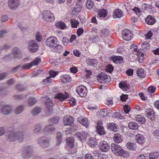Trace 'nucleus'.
Wrapping results in <instances>:
<instances>
[{
    "label": "nucleus",
    "instance_id": "obj_62",
    "mask_svg": "<svg viewBox=\"0 0 159 159\" xmlns=\"http://www.w3.org/2000/svg\"><path fill=\"white\" fill-rule=\"evenodd\" d=\"M152 35V33L151 31H149L147 34H145V37L146 40H148L151 39Z\"/></svg>",
    "mask_w": 159,
    "mask_h": 159
},
{
    "label": "nucleus",
    "instance_id": "obj_12",
    "mask_svg": "<svg viewBox=\"0 0 159 159\" xmlns=\"http://www.w3.org/2000/svg\"><path fill=\"white\" fill-rule=\"evenodd\" d=\"M55 98H61L65 99L67 98H70L69 93L66 91L62 92H58L56 93L54 96Z\"/></svg>",
    "mask_w": 159,
    "mask_h": 159
},
{
    "label": "nucleus",
    "instance_id": "obj_63",
    "mask_svg": "<svg viewBox=\"0 0 159 159\" xmlns=\"http://www.w3.org/2000/svg\"><path fill=\"white\" fill-rule=\"evenodd\" d=\"M125 113H128L130 111V107L128 105H125L123 107Z\"/></svg>",
    "mask_w": 159,
    "mask_h": 159
},
{
    "label": "nucleus",
    "instance_id": "obj_27",
    "mask_svg": "<svg viewBox=\"0 0 159 159\" xmlns=\"http://www.w3.org/2000/svg\"><path fill=\"white\" fill-rule=\"evenodd\" d=\"M63 122L65 125H69L73 122V118L70 116H65L63 118Z\"/></svg>",
    "mask_w": 159,
    "mask_h": 159
},
{
    "label": "nucleus",
    "instance_id": "obj_34",
    "mask_svg": "<svg viewBox=\"0 0 159 159\" xmlns=\"http://www.w3.org/2000/svg\"><path fill=\"white\" fill-rule=\"evenodd\" d=\"M128 125L130 129H137L139 126L138 124L135 121L130 122Z\"/></svg>",
    "mask_w": 159,
    "mask_h": 159
},
{
    "label": "nucleus",
    "instance_id": "obj_43",
    "mask_svg": "<svg viewBox=\"0 0 159 159\" xmlns=\"http://www.w3.org/2000/svg\"><path fill=\"white\" fill-rule=\"evenodd\" d=\"M97 116L100 118H102L107 116L106 109H103L100 110L97 113Z\"/></svg>",
    "mask_w": 159,
    "mask_h": 159
},
{
    "label": "nucleus",
    "instance_id": "obj_18",
    "mask_svg": "<svg viewBox=\"0 0 159 159\" xmlns=\"http://www.w3.org/2000/svg\"><path fill=\"white\" fill-rule=\"evenodd\" d=\"M146 116L150 120L153 121L155 119V112L152 109H149L145 112Z\"/></svg>",
    "mask_w": 159,
    "mask_h": 159
},
{
    "label": "nucleus",
    "instance_id": "obj_44",
    "mask_svg": "<svg viewBox=\"0 0 159 159\" xmlns=\"http://www.w3.org/2000/svg\"><path fill=\"white\" fill-rule=\"evenodd\" d=\"M25 109L24 105H19L17 107L15 110L16 114H19L23 111Z\"/></svg>",
    "mask_w": 159,
    "mask_h": 159
},
{
    "label": "nucleus",
    "instance_id": "obj_11",
    "mask_svg": "<svg viewBox=\"0 0 159 159\" xmlns=\"http://www.w3.org/2000/svg\"><path fill=\"white\" fill-rule=\"evenodd\" d=\"M20 5L19 0H8V7L13 10L17 8Z\"/></svg>",
    "mask_w": 159,
    "mask_h": 159
},
{
    "label": "nucleus",
    "instance_id": "obj_25",
    "mask_svg": "<svg viewBox=\"0 0 159 159\" xmlns=\"http://www.w3.org/2000/svg\"><path fill=\"white\" fill-rule=\"evenodd\" d=\"M123 12L121 10L117 9L114 11L113 17L115 19L120 18L123 16Z\"/></svg>",
    "mask_w": 159,
    "mask_h": 159
},
{
    "label": "nucleus",
    "instance_id": "obj_8",
    "mask_svg": "<svg viewBox=\"0 0 159 159\" xmlns=\"http://www.w3.org/2000/svg\"><path fill=\"white\" fill-rule=\"evenodd\" d=\"M122 38L126 41L131 40L133 37V34L130 30L127 29L123 30L122 32Z\"/></svg>",
    "mask_w": 159,
    "mask_h": 159
},
{
    "label": "nucleus",
    "instance_id": "obj_15",
    "mask_svg": "<svg viewBox=\"0 0 159 159\" xmlns=\"http://www.w3.org/2000/svg\"><path fill=\"white\" fill-rule=\"evenodd\" d=\"M122 148L118 144L112 143L111 144V149L113 153L116 156Z\"/></svg>",
    "mask_w": 159,
    "mask_h": 159
},
{
    "label": "nucleus",
    "instance_id": "obj_40",
    "mask_svg": "<svg viewBox=\"0 0 159 159\" xmlns=\"http://www.w3.org/2000/svg\"><path fill=\"white\" fill-rule=\"evenodd\" d=\"M137 73L138 76L141 78H144L146 75L145 72L142 69H138L137 70Z\"/></svg>",
    "mask_w": 159,
    "mask_h": 159
},
{
    "label": "nucleus",
    "instance_id": "obj_49",
    "mask_svg": "<svg viewBox=\"0 0 159 159\" xmlns=\"http://www.w3.org/2000/svg\"><path fill=\"white\" fill-rule=\"evenodd\" d=\"M70 22L71 23V26L72 28H77L79 24V22L77 20H75L74 19H71L70 20Z\"/></svg>",
    "mask_w": 159,
    "mask_h": 159
},
{
    "label": "nucleus",
    "instance_id": "obj_33",
    "mask_svg": "<svg viewBox=\"0 0 159 159\" xmlns=\"http://www.w3.org/2000/svg\"><path fill=\"white\" fill-rule=\"evenodd\" d=\"M42 109L39 107H36L32 109L31 113L33 115L36 116L41 112Z\"/></svg>",
    "mask_w": 159,
    "mask_h": 159
},
{
    "label": "nucleus",
    "instance_id": "obj_35",
    "mask_svg": "<svg viewBox=\"0 0 159 159\" xmlns=\"http://www.w3.org/2000/svg\"><path fill=\"white\" fill-rule=\"evenodd\" d=\"M123 137L121 135L119 134H115L113 137V140L114 142L117 143H119L122 141Z\"/></svg>",
    "mask_w": 159,
    "mask_h": 159
},
{
    "label": "nucleus",
    "instance_id": "obj_52",
    "mask_svg": "<svg viewBox=\"0 0 159 159\" xmlns=\"http://www.w3.org/2000/svg\"><path fill=\"white\" fill-rule=\"evenodd\" d=\"M142 49L147 50L149 48L150 45L149 43L147 42H144L141 45Z\"/></svg>",
    "mask_w": 159,
    "mask_h": 159
},
{
    "label": "nucleus",
    "instance_id": "obj_29",
    "mask_svg": "<svg viewBox=\"0 0 159 159\" xmlns=\"http://www.w3.org/2000/svg\"><path fill=\"white\" fill-rule=\"evenodd\" d=\"M117 156L124 158H127L129 157V154L128 152L122 148Z\"/></svg>",
    "mask_w": 159,
    "mask_h": 159
},
{
    "label": "nucleus",
    "instance_id": "obj_20",
    "mask_svg": "<svg viewBox=\"0 0 159 159\" xmlns=\"http://www.w3.org/2000/svg\"><path fill=\"white\" fill-rule=\"evenodd\" d=\"M12 53L14 58L17 59L20 58L21 57V51L17 47H15L13 49Z\"/></svg>",
    "mask_w": 159,
    "mask_h": 159
},
{
    "label": "nucleus",
    "instance_id": "obj_38",
    "mask_svg": "<svg viewBox=\"0 0 159 159\" xmlns=\"http://www.w3.org/2000/svg\"><path fill=\"white\" fill-rule=\"evenodd\" d=\"M16 140L19 142H22L23 141L24 138V136L25 134L23 132H19L16 133Z\"/></svg>",
    "mask_w": 159,
    "mask_h": 159
},
{
    "label": "nucleus",
    "instance_id": "obj_7",
    "mask_svg": "<svg viewBox=\"0 0 159 159\" xmlns=\"http://www.w3.org/2000/svg\"><path fill=\"white\" fill-rule=\"evenodd\" d=\"M13 111V108L10 105H6L0 107V113L5 115L11 113Z\"/></svg>",
    "mask_w": 159,
    "mask_h": 159
},
{
    "label": "nucleus",
    "instance_id": "obj_57",
    "mask_svg": "<svg viewBox=\"0 0 159 159\" xmlns=\"http://www.w3.org/2000/svg\"><path fill=\"white\" fill-rule=\"evenodd\" d=\"M156 88L154 86H151L148 87V91L150 93H153L155 91Z\"/></svg>",
    "mask_w": 159,
    "mask_h": 159
},
{
    "label": "nucleus",
    "instance_id": "obj_51",
    "mask_svg": "<svg viewBox=\"0 0 159 159\" xmlns=\"http://www.w3.org/2000/svg\"><path fill=\"white\" fill-rule=\"evenodd\" d=\"M109 31L108 29H103L101 31L100 36L101 38H104L109 34Z\"/></svg>",
    "mask_w": 159,
    "mask_h": 159
},
{
    "label": "nucleus",
    "instance_id": "obj_54",
    "mask_svg": "<svg viewBox=\"0 0 159 159\" xmlns=\"http://www.w3.org/2000/svg\"><path fill=\"white\" fill-rule=\"evenodd\" d=\"M86 7L89 9H91L93 8V3L91 0H87L86 3Z\"/></svg>",
    "mask_w": 159,
    "mask_h": 159
},
{
    "label": "nucleus",
    "instance_id": "obj_46",
    "mask_svg": "<svg viewBox=\"0 0 159 159\" xmlns=\"http://www.w3.org/2000/svg\"><path fill=\"white\" fill-rule=\"evenodd\" d=\"M45 103L47 108L53 109V103H52V100H46Z\"/></svg>",
    "mask_w": 159,
    "mask_h": 159
},
{
    "label": "nucleus",
    "instance_id": "obj_23",
    "mask_svg": "<svg viewBox=\"0 0 159 159\" xmlns=\"http://www.w3.org/2000/svg\"><path fill=\"white\" fill-rule=\"evenodd\" d=\"M55 129L54 126L51 124L46 126L44 129L43 131L45 134H48L54 131Z\"/></svg>",
    "mask_w": 159,
    "mask_h": 159
},
{
    "label": "nucleus",
    "instance_id": "obj_31",
    "mask_svg": "<svg viewBox=\"0 0 159 159\" xmlns=\"http://www.w3.org/2000/svg\"><path fill=\"white\" fill-rule=\"evenodd\" d=\"M86 62L88 65L89 66H95L98 63V61L95 59H87L86 60Z\"/></svg>",
    "mask_w": 159,
    "mask_h": 159
},
{
    "label": "nucleus",
    "instance_id": "obj_59",
    "mask_svg": "<svg viewBox=\"0 0 159 159\" xmlns=\"http://www.w3.org/2000/svg\"><path fill=\"white\" fill-rule=\"evenodd\" d=\"M42 39V36L41 33L38 32L36 34V40L38 42L41 41Z\"/></svg>",
    "mask_w": 159,
    "mask_h": 159
},
{
    "label": "nucleus",
    "instance_id": "obj_10",
    "mask_svg": "<svg viewBox=\"0 0 159 159\" xmlns=\"http://www.w3.org/2000/svg\"><path fill=\"white\" fill-rule=\"evenodd\" d=\"M76 91L81 97H85L87 95V89L84 86L81 85L78 87Z\"/></svg>",
    "mask_w": 159,
    "mask_h": 159
},
{
    "label": "nucleus",
    "instance_id": "obj_39",
    "mask_svg": "<svg viewBox=\"0 0 159 159\" xmlns=\"http://www.w3.org/2000/svg\"><path fill=\"white\" fill-rule=\"evenodd\" d=\"M112 60L113 62L116 64H120L123 61V58L120 56H115L113 57Z\"/></svg>",
    "mask_w": 159,
    "mask_h": 159
},
{
    "label": "nucleus",
    "instance_id": "obj_4",
    "mask_svg": "<svg viewBox=\"0 0 159 159\" xmlns=\"http://www.w3.org/2000/svg\"><path fill=\"white\" fill-rule=\"evenodd\" d=\"M97 80L100 83H108L111 81L110 77L104 73H101L97 77Z\"/></svg>",
    "mask_w": 159,
    "mask_h": 159
},
{
    "label": "nucleus",
    "instance_id": "obj_1",
    "mask_svg": "<svg viewBox=\"0 0 159 159\" xmlns=\"http://www.w3.org/2000/svg\"><path fill=\"white\" fill-rule=\"evenodd\" d=\"M43 20L48 23H50L55 20L54 14L50 11H44L42 13Z\"/></svg>",
    "mask_w": 159,
    "mask_h": 159
},
{
    "label": "nucleus",
    "instance_id": "obj_56",
    "mask_svg": "<svg viewBox=\"0 0 159 159\" xmlns=\"http://www.w3.org/2000/svg\"><path fill=\"white\" fill-rule=\"evenodd\" d=\"M88 143L89 145L92 148L95 147L97 144L95 141L90 139H89Z\"/></svg>",
    "mask_w": 159,
    "mask_h": 159
},
{
    "label": "nucleus",
    "instance_id": "obj_53",
    "mask_svg": "<svg viewBox=\"0 0 159 159\" xmlns=\"http://www.w3.org/2000/svg\"><path fill=\"white\" fill-rule=\"evenodd\" d=\"M41 126L39 124H37L35 126L34 130V132L36 133H39L41 131Z\"/></svg>",
    "mask_w": 159,
    "mask_h": 159
},
{
    "label": "nucleus",
    "instance_id": "obj_17",
    "mask_svg": "<svg viewBox=\"0 0 159 159\" xmlns=\"http://www.w3.org/2000/svg\"><path fill=\"white\" fill-rule=\"evenodd\" d=\"M137 56V59L139 63L142 62L144 58V53L142 49H140L136 52Z\"/></svg>",
    "mask_w": 159,
    "mask_h": 159
},
{
    "label": "nucleus",
    "instance_id": "obj_3",
    "mask_svg": "<svg viewBox=\"0 0 159 159\" xmlns=\"http://www.w3.org/2000/svg\"><path fill=\"white\" fill-rule=\"evenodd\" d=\"M32 149L29 146L24 147L21 150V157L24 159H28L30 158L31 155Z\"/></svg>",
    "mask_w": 159,
    "mask_h": 159
},
{
    "label": "nucleus",
    "instance_id": "obj_2",
    "mask_svg": "<svg viewBox=\"0 0 159 159\" xmlns=\"http://www.w3.org/2000/svg\"><path fill=\"white\" fill-rule=\"evenodd\" d=\"M58 41V39L53 36H50L45 41L46 46L50 48H53L57 45Z\"/></svg>",
    "mask_w": 159,
    "mask_h": 159
},
{
    "label": "nucleus",
    "instance_id": "obj_5",
    "mask_svg": "<svg viewBox=\"0 0 159 159\" xmlns=\"http://www.w3.org/2000/svg\"><path fill=\"white\" fill-rule=\"evenodd\" d=\"M41 61V59L39 58H36L34 60L31 62L27 63L24 64L22 66H21V69L28 70L33 66L37 65Z\"/></svg>",
    "mask_w": 159,
    "mask_h": 159
},
{
    "label": "nucleus",
    "instance_id": "obj_41",
    "mask_svg": "<svg viewBox=\"0 0 159 159\" xmlns=\"http://www.w3.org/2000/svg\"><path fill=\"white\" fill-rule=\"evenodd\" d=\"M135 139L137 142L139 144H142L144 142V137L140 134H138L135 136Z\"/></svg>",
    "mask_w": 159,
    "mask_h": 159
},
{
    "label": "nucleus",
    "instance_id": "obj_22",
    "mask_svg": "<svg viewBox=\"0 0 159 159\" xmlns=\"http://www.w3.org/2000/svg\"><path fill=\"white\" fill-rule=\"evenodd\" d=\"M120 88L124 91H126L129 89V84L126 81H122L119 84Z\"/></svg>",
    "mask_w": 159,
    "mask_h": 159
},
{
    "label": "nucleus",
    "instance_id": "obj_21",
    "mask_svg": "<svg viewBox=\"0 0 159 159\" xmlns=\"http://www.w3.org/2000/svg\"><path fill=\"white\" fill-rule=\"evenodd\" d=\"M108 12L107 10L105 9H103L99 10L98 13V17L100 19H102L105 17L107 14Z\"/></svg>",
    "mask_w": 159,
    "mask_h": 159
},
{
    "label": "nucleus",
    "instance_id": "obj_32",
    "mask_svg": "<svg viewBox=\"0 0 159 159\" xmlns=\"http://www.w3.org/2000/svg\"><path fill=\"white\" fill-rule=\"evenodd\" d=\"M135 120L140 124H144L145 122V119L142 115H137L135 117Z\"/></svg>",
    "mask_w": 159,
    "mask_h": 159
},
{
    "label": "nucleus",
    "instance_id": "obj_9",
    "mask_svg": "<svg viewBox=\"0 0 159 159\" xmlns=\"http://www.w3.org/2000/svg\"><path fill=\"white\" fill-rule=\"evenodd\" d=\"M38 43L34 40L30 41L28 43V49L30 52L34 53L37 51Z\"/></svg>",
    "mask_w": 159,
    "mask_h": 159
},
{
    "label": "nucleus",
    "instance_id": "obj_19",
    "mask_svg": "<svg viewBox=\"0 0 159 159\" xmlns=\"http://www.w3.org/2000/svg\"><path fill=\"white\" fill-rule=\"evenodd\" d=\"M156 20L154 16L150 15L148 16L145 19V23L148 25H152L156 22Z\"/></svg>",
    "mask_w": 159,
    "mask_h": 159
},
{
    "label": "nucleus",
    "instance_id": "obj_48",
    "mask_svg": "<svg viewBox=\"0 0 159 159\" xmlns=\"http://www.w3.org/2000/svg\"><path fill=\"white\" fill-rule=\"evenodd\" d=\"M149 157V159H156L159 157V152H155L152 153L150 154Z\"/></svg>",
    "mask_w": 159,
    "mask_h": 159
},
{
    "label": "nucleus",
    "instance_id": "obj_47",
    "mask_svg": "<svg viewBox=\"0 0 159 159\" xmlns=\"http://www.w3.org/2000/svg\"><path fill=\"white\" fill-rule=\"evenodd\" d=\"M61 133L60 132H58L57 133V142L56 143V145L57 146L59 145L61 142Z\"/></svg>",
    "mask_w": 159,
    "mask_h": 159
},
{
    "label": "nucleus",
    "instance_id": "obj_6",
    "mask_svg": "<svg viewBox=\"0 0 159 159\" xmlns=\"http://www.w3.org/2000/svg\"><path fill=\"white\" fill-rule=\"evenodd\" d=\"M38 141L40 146L43 148H47L50 145L49 139L45 136L40 137Z\"/></svg>",
    "mask_w": 159,
    "mask_h": 159
},
{
    "label": "nucleus",
    "instance_id": "obj_55",
    "mask_svg": "<svg viewBox=\"0 0 159 159\" xmlns=\"http://www.w3.org/2000/svg\"><path fill=\"white\" fill-rule=\"evenodd\" d=\"M112 117L118 119H124V117L121 116V114L119 112L114 113L113 114Z\"/></svg>",
    "mask_w": 159,
    "mask_h": 159
},
{
    "label": "nucleus",
    "instance_id": "obj_64",
    "mask_svg": "<svg viewBox=\"0 0 159 159\" xmlns=\"http://www.w3.org/2000/svg\"><path fill=\"white\" fill-rule=\"evenodd\" d=\"M70 41L68 39H67L66 37H63L62 40L63 43L65 46L68 45Z\"/></svg>",
    "mask_w": 159,
    "mask_h": 159
},
{
    "label": "nucleus",
    "instance_id": "obj_24",
    "mask_svg": "<svg viewBox=\"0 0 159 159\" xmlns=\"http://www.w3.org/2000/svg\"><path fill=\"white\" fill-rule=\"evenodd\" d=\"M16 133L14 132H10L8 134L7 138V141L13 142L16 140Z\"/></svg>",
    "mask_w": 159,
    "mask_h": 159
},
{
    "label": "nucleus",
    "instance_id": "obj_14",
    "mask_svg": "<svg viewBox=\"0 0 159 159\" xmlns=\"http://www.w3.org/2000/svg\"><path fill=\"white\" fill-rule=\"evenodd\" d=\"M98 147L99 149L103 152L108 151L110 148V146L104 141L101 142L99 144Z\"/></svg>",
    "mask_w": 159,
    "mask_h": 159
},
{
    "label": "nucleus",
    "instance_id": "obj_61",
    "mask_svg": "<svg viewBox=\"0 0 159 159\" xmlns=\"http://www.w3.org/2000/svg\"><path fill=\"white\" fill-rule=\"evenodd\" d=\"M134 145L131 143H128L126 144V146L130 150H133L134 148Z\"/></svg>",
    "mask_w": 159,
    "mask_h": 159
},
{
    "label": "nucleus",
    "instance_id": "obj_45",
    "mask_svg": "<svg viewBox=\"0 0 159 159\" xmlns=\"http://www.w3.org/2000/svg\"><path fill=\"white\" fill-rule=\"evenodd\" d=\"M59 118L58 117L56 116L50 119L49 121V122L53 125L57 124L59 121Z\"/></svg>",
    "mask_w": 159,
    "mask_h": 159
},
{
    "label": "nucleus",
    "instance_id": "obj_13",
    "mask_svg": "<svg viewBox=\"0 0 159 159\" xmlns=\"http://www.w3.org/2000/svg\"><path fill=\"white\" fill-rule=\"evenodd\" d=\"M88 135V133L86 132H83L82 133L77 132L75 133V136L79 141L83 142L86 139Z\"/></svg>",
    "mask_w": 159,
    "mask_h": 159
},
{
    "label": "nucleus",
    "instance_id": "obj_28",
    "mask_svg": "<svg viewBox=\"0 0 159 159\" xmlns=\"http://www.w3.org/2000/svg\"><path fill=\"white\" fill-rule=\"evenodd\" d=\"M60 81L63 84L69 82L71 79L70 76L67 75H63L60 77Z\"/></svg>",
    "mask_w": 159,
    "mask_h": 159
},
{
    "label": "nucleus",
    "instance_id": "obj_42",
    "mask_svg": "<svg viewBox=\"0 0 159 159\" xmlns=\"http://www.w3.org/2000/svg\"><path fill=\"white\" fill-rule=\"evenodd\" d=\"M56 27L58 29L64 30L66 27L65 23L62 21L58 22L55 24Z\"/></svg>",
    "mask_w": 159,
    "mask_h": 159
},
{
    "label": "nucleus",
    "instance_id": "obj_37",
    "mask_svg": "<svg viewBox=\"0 0 159 159\" xmlns=\"http://www.w3.org/2000/svg\"><path fill=\"white\" fill-rule=\"evenodd\" d=\"M67 146L69 148H73L74 147V139L73 138H68L66 139Z\"/></svg>",
    "mask_w": 159,
    "mask_h": 159
},
{
    "label": "nucleus",
    "instance_id": "obj_16",
    "mask_svg": "<svg viewBox=\"0 0 159 159\" xmlns=\"http://www.w3.org/2000/svg\"><path fill=\"white\" fill-rule=\"evenodd\" d=\"M78 121L82 125L87 128L89 124L88 119L85 117L80 116L78 118Z\"/></svg>",
    "mask_w": 159,
    "mask_h": 159
},
{
    "label": "nucleus",
    "instance_id": "obj_50",
    "mask_svg": "<svg viewBox=\"0 0 159 159\" xmlns=\"http://www.w3.org/2000/svg\"><path fill=\"white\" fill-rule=\"evenodd\" d=\"M16 89L20 92L23 91L26 89V88L24 85L19 84H16Z\"/></svg>",
    "mask_w": 159,
    "mask_h": 159
},
{
    "label": "nucleus",
    "instance_id": "obj_26",
    "mask_svg": "<svg viewBox=\"0 0 159 159\" xmlns=\"http://www.w3.org/2000/svg\"><path fill=\"white\" fill-rule=\"evenodd\" d=\"M107 129L110 130L114 132H116L118 131V128L117 126L115 124L113 123H108L107 124Z\"/></svg>",
    "mask_w": 159,
    "mask_h": 159
},
{
    "label": "nucleus",
    "instance_id": "obj_58",
    "mask_svg": "<svg viewBox=\"0 0 159 159\" xmlns=\"http://www.w3.org/2000/svg\"><path fill=\"white\" fill-rule=\"evenodd\" d=\"M49 73L50 75V76L51 78H55L58 74V72L54 71L52 70L50 71Z\"/></svg>",
    "mask_w": 159,
    "mask_h": 159
},
{
    "label": "nucleus",
    "instance_id": "obj_30",
    "mask_svg": "<svg viewBox=\"0 0 159 159\" xmlns=\"http://www.w3.org/2000/svg\"><path fill=\"white\" fill-rule=\"evenodd\" d=\"M63 50L62 46L57 43V45L53 48V51L54 52L60 53H61Z\"/></svg>",
    "mask_w": 159,
    "mask_h": 159
},
{
    "label": "nucleus",
    "instance_id": "obj_36",
    "mask_svg": "<svg viewBox=\"0 0 159 159\" xmlns=\"http://www.w3.org/2000/svg\"><path fill=\"white\" fill-rule=\"evenodd\" d=\"M96 132L100 135H103L105 134L103 127L101 125H98L96 127Z\"/></svg>",
    "mask_w": 159,
    "mask_h": 159
},
{
    "label": "nucleus",
    "instance_id": "obj_60",
    "mask_svg": "<svg viewBox=\"0 0 159 159\" xmlns=\"http://www.w3.org/2000/svg\"><path fill=\"white\" fill-rule=\"evenodd\" d=\"M105 69L107 71L111 73L113 71V67L111 65H108L106 66Z\"/></svg>",
    "mask_w": 159,
    "mask_h": 159
}]
</instances>
